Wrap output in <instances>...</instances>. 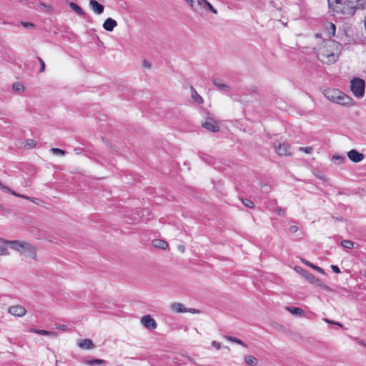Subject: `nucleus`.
Returning a JSON list of instances; mask_svg holds the SVG:
<instances>
[{
	"label": "nucleus",
	"instance_id": "nucleus-1",
	"mask_svg": "<svg viewBox=\"0 0 366 366\" xmlns=\"http://www.w3.org/2000/svg\"><path fill=\"white\" fill-rule=\"evenodd\" d=\"M342 50L340 43L331 39L325 40L317 49V56L322 63L332 64L337 61Z\"/></svg>",
	"mask_w": 366,
	"mask_h": 366
},
{
	"label": "nucleus",
	"instance_id": "nucleus-2",
	"mask_svg": "<svg viewBox=\"0 0 366 366\" xmlns=\"http://www.w3.org/2000/svg\"><path fill=\"white\" fill-rule=\"evenodd\" d=\"M0 241L9 244L14 250L36 260V248L34 245L27 242L20 240H6L5 239H0Z\"/></svg>",
	"mask_w": 366,
	"mask_h": 366
},
{
	"label": "nucleus",
	"instance_id": "nucleus-3",
	"mask_svg": "<svg viewBox=\"0 0 366 366\" xmlns=\"http://www.w3.org/2000/svg\"><path fill=\"white\" fill-rule=\"evenodd\" d=\"M330 11L333 14H342L347 16L354 15L355 11L345 0H327Z\"/></svg>",
	"mask_w": 366,
	"mask_h": 366
},
{
	"label": "nucleus",
	"instance_id": "nucleus-4",
	"mask_svg": "<svg viewBox=\"0 0 366 366\" xmlns=\"http://www.w3.org/2000/svg\"><path fill=\"white\" fill-rule=\"evenodd\" d=\"M325 97L330 101L342 105H352V99L337 89H327L323 92Z\"/></svg>",
	"mask_w": 366,
	"mask_h": 366
},
{
	"label": "nucleus",
	"instance_id": "nucleus-5",
	"mask_svg": "<svg viewBox=\"0 0 366 366\" xmlns=\"http://www.w3.org/2000/svg\"><path fill=\"white\" fill-rule=\"evenodd\" d=\"M365 84L360 78H354L351 81L350 89L357 98H362L365 94Z\"/></svg>",
	"mask_w": 366,
	"mask_h": 366
},
{
	"label": "nucleus",
	"instance_id": "nucleus-6",
	"mask_svg": "<svg viewBox=\"0 0 366 366\" xmlns=\"http://www.w3.org/2000/svg\"><path fill=\"white\" fill-rule=\"evenodd\" d=\"M202 126L212 132H217L219 130V127L218 126L216 121L212 117H207L204 122L202 123Z\"/></svg>",
	"mask_w": 366,
	"mask_h": 366
},
{
	"label": "nucleus",
	"instance_id": "nucleus-7",
	"mask_svg": "<svg viewBox=\"0 0 366 366\" xmlns=\"http://www.w3.org/2000/svg\"><path fill=\"white\" fill-rule=\"evenodd\" d=\"M141 323L148 330H154L157 326L155 320L149 315L143 316Z\"/></svg>",
	"mask_w": 366,
	"mask_h": 366
},
{
	"label": "nucleus",
	"instance_id": "nucleus-8",
	"mask_svg": "<svg viewBox=\"0 0 366 366\" xmlns=\"http://www.w3.org/2000/svg\"><path fill=\"white\" fill-rule=\"evenodd\" d=\"M302 275L311 284L317 285L320 287H322L321 281L317 278L314 274L310 273L307 270L301 269L300 271Z\"/></svg>",
	"mask_w": 366,
	"mask_h": 366
},
{
	"label": "nucleus",
	"instance_id": "nucleus-9",
	"mask_svg": "<svg viewBox=\"0 0 366 366\" xmlns=\"http://www.w3.org/2000/svg\"><path fill=\"white\" fill-rule=\"evenodd\" d=\"M275 150L277 153L280 156H289L291 154L289 151L290 147L286 143H278V144H274Z\"/></svg>",
	"mask_w": 366,
	"mask_h": 366
},
{
	"label": "nucleus",
	"instance_id": "nucleus-10",
	"mask_svg": "<svg viewBox=\"0 0 366 366\" xmlns=\"http://www.w3.org/2000/svg\"><path fill=\"white\" fill-rule=\"evenodd\" d=\"M348 158L355 163L360 162L365 158V155L356 149H351L347 152Z\"/></svg>",
	"mask_w": 366,
	"mask_h": 366
},
{
	"label": "nucleus",
	"instance_id": "nucleus-11",
	"mask_svg": "<svg viewBox=\"0 0 366 366\" xmlns=\"http://www.w3.org/2000/svg\"><path fill=\"white\" fill-rule=\"evenodd\" d=\"M9 312L14 316L23 317L26 313V310L21 305H15L9 308Z\"/></svg>",
	"mask_w": 366,
	"mask_h": 366
},
{
	"label": "nucleus",
	"instance_id": "nucleus-12",
	"mask_svg": "<svg viewBox=\"0 0 366 366\" xmlns=\"http://www.w3.org/2000/svg\"><path fill=\"white\" fill-rule=\"evenodd\" d=\"M89 6L97 14H102L104 12V5L99 4L97 0H90Z\"/></svg>",
	"mask_w": 366,
	"mask_h": 366
},
{
	"label": "nucleus",
	"instance_id": "nucleus-13",
	"mask_svg": "<svg viewBox=\"0 0 366 366\" xmlns=\"http://www.w3.org/2000/svg\"><path fill=\"white\" fill-rule=\"evenodd\" d=\"M192 9V10L197 13H202V2L200 0H184Z\"/></svg>",
	"mask_w": 366,
	"mask_h": 366
},
{
	"label": "nucleus",
	"instance_id": "nucleus-14",
	"mask_svg": "<svg viewBox=\"0 0 366 366\" xmlns=\"http://www.w3.org/2000/svg\"><path fill=\"white\" fill-rule=\"evenodd\" d=\"M117 26V22L112 18H107L103 23V28L107 31H112Z\"/></svg>",
	"mask_w": 366,
	"mask_h": 366
},
{
	"label": "nucleus",
	"instance_id": "nucleus-15",
	"mask_svg": "<svg viewBox=\"0 0 366 366\" xmlns=\"http://www.w3.org/2000/svg\"><path fill=\"white\" fill-rule=\"evenodd\" d=\"M78 346L84 350H89L94 347L93 342L89 339L80 340L78 342Z\"/></svg>",
	"mask_w": 366,
	"mask_h": 366
},
{
	"label": "nucleus",
	"instance_id": "nucleus-16",
	"mask_svg": "<svg viewBox=\"0 0 366 366\" xmlns=\"http://www.w3.org/2000/svg\"><path fill=\"white\" fill-rule=\"evenodd\" d=\"M213 84L217 89H219V90H221L222 92H229L230 91V87L227 84H224L222 81V80H220V79H214L213 80Z\"/></svg>",
	"mask_w": 366,
	"mask_h": 366
},
{
	"label": "nucleus",
	"instance_id": "nucleus-17",
	"mask_svg": "<svg viewBox=\"0 0 366 366\" xmlns=\"http://www.w3.org/2000/svg\"><path fill=\"white\" fill-rule=\"evenodd\" d=\"M31 332H34L36 334H39L41 335H47L53 337H56L57 336V332H51V331H47L44 330H39V329H34L31 328Z\"/></svg>",
	"mask_w": 366,
	"mask_h": 366
},
{
	"label": "nucleus",
	"instance_id": "nucleus-18",
	"mask_svg": "<svg viewBox=\"0 0 366 366\" xmlns=\"http://www.w3.org/2000/svg\"><path fill=\"white\" fill-rule=\"evenodd\" d=\"M172 310L177 313L187 312V309L184 306L179 302H174L170 306Z\"/></svg>",
	"mask_w": 366,
	"mask_h": 366
},
{
	"label": "nucleus",
	"instance_id": "nucleus-19",
	"mask_svg": "<svg viewBox=\"0 0 366 366\" xmlns=\"http://www.w3.org/2000/svg\"><path fill=\"white\" fill-rule=\"evenodd\" d=\"M152 245L156 248H160L165 249L168 247V244L166 241L159 239H155L152 241Z\"/></svg>",
	"mask_w": 366,
	"mask_h": 366
},
{
	"label": "nucleus",
	"instance_id": "nucleus-20",
	"mask_svg": "<svg viewBox=\"0 0 366 366\" xmlns=\"http://www.w3.org/2000/svg\"><path fill=\"white\" fill-rule=\"evenodd\" d=\"M69 5V7L71 9H73L75 12H76L79 15L82 16H86V14L76 4H75L74 2H70Z\"/></svg>",
	"mask_w": 366,
	"mask_h": 366
},
{
	"label": "nucleus",
	"instance_id": "nucleus-21",
	"mask_svg": "<svg viewBox=\"0 0 366 366\" xmlns=\"http://www.w3.org/2000/svg\"><path fill=\"white\" fill-rule=\"evenodd\" d=\"M0 239H2L0 237ZM7 246H9L5 242H2L0 241V256H9L10 255V252L7 248Z\"/></svg>",
	"mask_w": 366,
	"mask_h": 366
},
{
	"label": "nucleus",
	"instance_id": "nucleus-22",
	"mask_svg": "<svg viewBox=\"0 0 366 366\" xmlns=\"http://www.w3.org/2000/svg\"><path fill=\"white\" fill-rule=\"evenodd\" d=\"M200 1L202 2V11L204 9H207L213 14H217V9H214V6L207 0H200Z\"/></svg>",
	"mask_w": 366,
	"mask_h": 366
},
{
	"label": "nucleus",
	"instance_id": "nucleus-23",
	"mask_svg": "<svg viewBox=\"0 0 366 366\" xmlns=\"http://www.w3.org/2000/svg\"><path fill=\"white\" fill-rule=\"evenodd\" d=\"M191 90H192V99L198 103V104H202L203 103V99L202 97L198 94V93L197 92V91L194 89L193 86H191Z\"/></svg>",
	"mask_w": 366,
	"mask_h": 366
},
{
	"label": "nucleus",
	"instance_id": "nucleus-24",
	"mask_svg": "<svg viewBox=\"0 0 366 366\" xmlns=\"http://www.w3.org/2000/svg\"><path fill=\"white\" fill-rule=\"evenodd\" d=\"M326 29L330 38L335 35L336 26L333 23L329 22L326 26Z\"/></svg>",
	"mask_w": 366,
	"mask_h": 366
},
{
	"label": "nucleus",
	"instance_id": "nucleus-25",
	"mask_svg": "<svg viewBox=\"0 0 366 366\" xmlns=\"http://www.w3.org/2000/svg\"><path fill=\"white\" fill-rule=\"evenodd\" d=\"M244 362L250 366H256L258 363L257 360L252 355L244 356Z\"/></svg>",
	"mask_w": 366,
	"mask_h": 366
},
{
	"label": "nucleus",
	"instance_id": "nucleus-26",
	"mask_svg": "<svg viewBox=\"0 0 366 366\" xmlns=\"http://www.w3.org/2000/svg\"><path fill=\"white\" fill-rule=\"evenodd\" d=\"M286 309L287 311L295 315H302L304 314L303 310L300 307H286Z\"/></svg>",
	"mask_w": 366,
	"mask_h": 366
},
{
	"label": "nucleus",
	"instance_id": "nucleus-27",
	"mask_svg": "<svg viewBox=\"0 0 366 366\" xmlns=\"http://www.w3.org/2000/svg\"><path fill=\"white\" fill-rule=\"evenodd\" d=\"M86 362L87 365H92V366L102 365L106 364V361L104 360H101V359H93V360H87Z\"/></svg>",
	"mask_w": 366,
	"mask_h": 366
},
{
	"label": "nucleus",
	"instance_id": "nucleus-28",
	"mask_svg": "<svg viewBox=\"0 0 366 366\" xmlns=\"http://www.w3.org/2000/svg\"><path fill=\"white\" fill-rule=\"evenodd\" d=\"M228 340L232 342H234V343H237L238 345H240L244 347H247V345L244 343L241 340L237 338V337H232V336H227L226 337Z\"/></svg>",
	"mask_w": 366,
	"mask_h": 366
},
{
	"label": "nucleus",
	"instance_id": "nucleus-29",
	"mask_svg": "<svg viewBox=\"0 0 366 366\" xmlns=\"http://www.w3.org/2000/svg\"><path fill=\"white\" fill-rule=\"evenodd\" d=\"M12 89L16 92H23L24 91V86L22 84L16 82L12 85Z\"/></svg>",
	"mask_w": 366,
	"mask_h": 366
},
{
	"label": "nucleus",
	"instance_id": "nucleus-30",
	"mask_svg": "<svg viewBox=\"0 0 366 366\" xmlns=\"http://www.w3.org/2000/svg\"><path fill=\"white\" fill-rule=\"evenodd\" d=\"M341 245L346 249H352L354 246V243L350 240H342L341 242Z\"/></svg>",
	"mask_w": 366,
	"mask_h": 366
},
{
	"label": "nucleus",
	"instance_id": "nucleus-31",
	"mask_svg": "<svg viewBox=\"0 0 366 366\" xmlns=\"http://www.w3.org/2000/svg\"><path fill=\"white\" fill-rule=\"evenodd\" d=\"M303 262H304V263H305L306 265H307V266H309V267H310L313 268L314 269L317 270V272H320V273H322V274H324V270H323V269H322L321 267H318V266H316V265H314L313 264H312V263H310V262L306 261V260H305V261H303Z\"/></svg>",
	"mask_w": 366,
	"mask_h": 366
},
{
	"label": "nucleus",
	"instance_id": "nucleus-32",
	"mask_svg": "<svg viewBox=\"0 0 366 366\" xmlns=\"http://www.w3.org/2000/svg\"><path fill=\"white\" fill-rule=\"evenodd\" d=\"M345 159V157L340 155H334L332 157V161L337 164L342 163Z\"/></svg>",
	"mask_w": 366,
	"mask_h": 366
},
{
	"label": "nucleus",
	"instance_id": "nucleus-33",
	"mask_svg": "<svg viewBox=\"0 0 366 366\" xmlns=\"http://www.w3.org/2000/svg\"><path fill=\"white\" fill-rule=\"evenodd\" d=\"M51 152L54 154L55 155H64L66 152L65 150H63V149H59V148H51Z\"/></svg>",
	"mask_w": 366,
	"mask_h": 366
},
{
	"label": "nucleus",
	"instance_id": "nucleus-34",
	"mask_svg": "<svg viewBox=\"0 0 366 366\" xmlns=\"http://www.w3.org/2000/svg\"><path fill=\"white\" fill-rule=\"evenodd\" d=\"M242 202L248 208H253L254 206L253 202L249 199H242Z\"/></svg>",
	"mask_w": 366,
	"mask_h": 366
},
{
	"label": "nucleus",
	"instance_id": "nucleus-35",
	"mask_svg": "<svg viewBox=\"0 0 366 366\" xmlns=\"http://www.w3.org/2000/svg\"><path fill=\"white\" fill-rule=\"evenodd\" d=\"M345 1H347L348 4H350L352 7H353V9L355 11L358 7L360 0H345Z\"/></svg>",
	"mask_w": 366,
	"mask_h": 366
},
{
	"label": "nucleus",
	"instance_id": "nucleus-36",
	"mask_svg": "<svg viewBox=\"0 0 366 366\" xmlns=\"http://www.w3.org/2000/svg\"><path fill=\"white\" fill-rule=\"evenodd\" d=\"M6 192L11 193V194H13V195H14L16 197H21V198H24V199H30L29 197L25 196V195H23V194H19L15 192L14 191L11 190V189H10V191H6Z\"/></svg>",
	"mask_w": 366,
	"mask_h": 366
},
{
	"label": "nucleus",
	"instance_id": "nucleus-37",
	"mask_svg": "<svg viewBox=\"0 0 366 366\" xmlns=\"http://www.w3.org/2000/svg\"><path fill=\"white\" fill-rule=\"evenodd\" d=\"M299 150L302 151L307 154H310L312 152L313 149L311 147H300Z\"/></svg>",
	"mask_w": 366,
	"mask_h": 366
},
{
	"label": "nucleus",
	"instance_id": "nucleus-38",
	"mask_svg": "<svg viewBox=\"0 0 366 366\" xmlns=\"http://www.w3.org/2000/svg\"><path fill=\"white\" fill-rule=\"evenodd\" d=\"M39 61V64L41 65V68H40V72H44V70H45V63L44 61L42 60V59L41 57H37Z\"/></svg>",
	"mask_w": 366,
	"mask_h": 366
},
{
	"label": "nucleus",
	"instance_id": "nucleus-39",
	"mask_svg": "<svg viewBox=\"0 0 366 366\" xmlns=\"http://www.w3.org/2000/svg\"><path fill=\"white\" fill-rule=\"evenodd\" d=\"M212 346L214 348H216L217 350L221 349V344L219 342L217 341H212L211 343Z\"/></svg>",
	"mask_w": 366,
	"mask_h": 366
},
{
	"label": "nucleus",
	"instance_id": "nucleus-40",
	"mask_svg": "<svg viewBox=\"0 0 366 366\" xmlns=\"http://www.w3.org/2000/svg\"><path fill=\"white\" fill-rule=\"evenodd\" d=\"M325 321L326 322H328V323H330V324H332V325H338L339 327L343 328V325L341 323H340V322H335V321L330 320L329 319H325Z\"/></svg>",
	"mask_w": 366,
	"mask_h": 366
},
{
	"label": "nucleus",
	"instance_id": "nucleus-41",
	"mask_svg": "<svg viewBox=\"0 0 366 366\" xmlns=\"http://www.w3.org/2000/svg\"><path fill=\"white\" fill-rule=\"evenodd\" d=\"M289 231L291 233H295L298 231V227L296 225H292L290 227Z\"/></svg>",
	"mask_w": 366,
	"mask_h": 366
},
{
	"label": "nucleus",
	"instance_id": "nucleus-42",
	"mask_svg": "<svg viewBox=\"0 0 366 366\" xmlns=\"http://www.w3.org/2000/svg\"><path fill=\"white\" fill-rule=\"evenodd\" d=\"M331 269L336 274L340 273V269L337 265H331Z\"/></svg>",
	"mask_w": 366,
	"mask_h": 366
},
{
	"label": "nucleus",
	"instance_id": "nucleus-43",
	"mask_svg": "<svg viewBox=\"0 0 366 366\" xmlns=\"http://www.w3.org/2000/svg\"><path fill=\"white\" fill-rule=\"evenodd\" d=\"M0 189L2 191H4V192L10 191V188L8 187L7 186L3 184L1 181H0Z\"/></svg>",
	"mask_w": 366,
	"mask_h": 366
},
{
	"label": "nucleus",
	"instance_id": "nucleus-44",
	"mask_svg": "<svg viewBox=\"0 0 366 366\" xmlns=\"http://www.w3.org/2000/svg\"><path fill=\"white\" fill-rule=\"evenodd\" d=\"M0 189L2 191H4V192L10 191V188L8 187L7 186L3 184L1 181H0Z\"/></svg>",
	"mask_w": 366,
	"mask_h": 366
},
{
	"label": "nucleus",
	"instance_id": "nucleus-45",
	"mask_svg": "<svg viewBox=\"0 0 366 366\" xmlns=\"http://www.w3.org/2000/svg\"><path fill=\"white\" fill-rule=\"evenodd\" d=\"M0 189L2 191H4V192L10 191V188L8 187L7 186L3 184L1 181H0Z\"/></svg>",
	"mask_w": 366,
	"mask_h": 366
},
{
	"label": "nucleus",
	"instance_id": "nucleus-46",
	"mask_svg": "<svg viewBox=\"0 0 366 366\" xmlns=\"http://www.w3.org/2000/svg\"><path fill=\"white\" fill-rule=\"evenodd\" d=\"M22 25L26 28H34V25L32 23H29V22H23Z\"/></svg>",
	"mask_w": 366,
	"mask_h": 366
},
{
	"label": "nucleus",
	"instance_id": "nucleus-47",
	"mask_svg": "<svg viewBox=\"0 0 366 366\" xmlns=\"http://www.w3.org/2000/svg\"><path fill=\"white\" fill-rule=\"evenodd\" d=\"M83 149L80 148V147H76L74 149V152H75L76 154H80L82 152Z\"/></svg>",
	"mask_w": 366,
	"mask_h": 366
},
{
	"label": "nucleus",
	"instance_id": "nucleus-48",
	"mask_svg": "<svg viewBox=\"0 0 366 366\" xmlns=\"http://www.w3.org/2000/svg\"><path fill=\"white\" fill-rule=\"evenodd\" d=\"M56 328L57 330H66V326L64 325H59L56 327Z\"/></svg>",
	"mask_w": 366,
	"mask_h": 366
},
{
	"label": "nucleus",
	"instance_id": "nucleus-49",
	"mask_svg": "<svg viewBox=\"0 0 366 366\" xmlns=\"http://www.w3.org/2000/svg\"><path fill=\"white\" fill-rule=\"evenodd\" d=\"M143 66L145 67V68H147V69H150L151 68V64L147 61H144Z\"/></svg>",
	"mask_w": 366,
	"mask_h": 366
},
{
	"label": "nucleus",
	"instance_id": "nucleus-50",
	"mask_svg": "<svg viewBox=\"0 0 366 366\" xmlns=\"http://www.w3.org/2000/svg\"><path fill=\"white\" fill-rule=\"evenodd\" d=\"M277 213L278 215H284L285 210L283 209H282V208H280V209H277Z\"/></svg>",
	"mask_w": 366,
	"mask_h": 366
},
{
	"label": "nucleus",
	"instance_id": "nucleus-51",
	"mask_svg": "<svg viewBox=\"0 0 366 366\" xmlns=\"http://www.w3.org/2000/svg\"><path fill=\"white\" fill-rule=\"evenodd\" d=\"M28 145L29 147H34L36 145V142L34 140H30L29 142H28Z\"/></svg>",
	"mask_w": 366,
	"mask_h": 366
},
{
	"label": "nucleus",
	"instance_id": "nucleus-52",
	"mask_svg": "<svg viewBox=\"0 0 366 366\" xmlns=\"http://www.w3.org/2000/svg\"><path fill=\"white\" fill-rule=\"evenodd\" d=\"M357 342H358L360 345H362V346H363V347H366V342H365L364 340H357Z\"/></svg>",
	"mask_w": 366,
	"mask_h": 366
},
{
	"label": "nucleus",
	"instance_id": "nucleus-53",
	"mask_svg": "<svg viewBox=\"0 0 366 366\" xmlns=\"http://www.w3.org/2000/svg\"><path fill=\"white\" fill-rule=\"evenodd\" d=\"M187 312H189L191 313H199V312L195 309H193V308H191V309H187Z\"/></svg>",
	"mask_w": 366,
	"mask_h": 366
},
{
	"label": "nucleus",
	"instance_id": "nucleus-54",
	"mask_svg": "<svg viewBox=\"0 0 366 366\" xmlns=\"http://www.w3.org/2000/svg\"><path fill=\"white\" fill-rule=\"evenodd\" d=\"M359 4L363 7L365 6H366V0H360L359 1Z\"/></svg>",
	"mask_w": 366,
	"mask_h": 366
},
{
	"label": "nucleus",
	"instance_id": "nucleus-55",
	"mask_svg": "<svg viewBox=\"0 0 366 366\" xmlns=\"http://www.w3.org/2000/svg\"><path fill=\"white\" fill-rule=\"evenodd\" d=\"M29 200H31V202L38 204L39 199H34V198L30 197V199Z\"/></svg>",
	"mask_w": 366,
	"mask_h": 366
},
{
	"label": "nucleus",
	"instance_id": "nucleus-56",
	"mask_svg": "<svg viewBox=\"0 0 366 366\" xmlns=\"http://www.w3.org/2000/svg\"><path fill=\"white\" fill-rule=\"evenodd\" d=\"M179 249L182 252H184V246H179Z\"/></svg>",
	"mask_w": 366,
	"mask_h": 366
},
{
	"label": "nucleus",
	"instance_id": "nucleus-57",
	"mask_svg": "<svg viewBox=\"0 0 366 366\" xmlns=\"http://www.w3.org/2000/svg\"><path fill=\"white\" fill-rule=\"evenodd\" d=\"M364 25H365V28L366 30V16H365V19H364Z\"/></svg>",
	"mask_w": 366,
	"mask_h": 366
},
{
	"label": "nucleus",
	"instance_id": "nucleus-58",
	"mask_svg": "<svg viewBox=\"0 0 366 366\" xmlns=\"http://www.w3.org/2000/svg\"><path fill=\"white\" fill-rule=\"evenodd\" d=\"M4 210V207L0 204V211Z\"/></svg>",
	"mask_w": 366,
	"mask_h": 366
}]
</instances>
